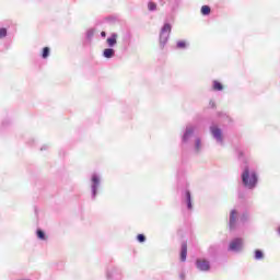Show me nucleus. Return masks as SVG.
<instances>
[{
    "instance_id": "6ab92c4d",
    "label": "nucleus",
    "mask_w": 280,
    "mask_h": 280,
    "mask_svg": "<svg viewBox=\"0 0 280 280\" xmlns=\"http://www.w3.org/2000/svg\"><path fill=\"white\" fill-rule=\"evenodd\" d=\"M187 47V43L185 40L177 42V49H185Z\"/></svg>"
},
{
    "instance_id": "9d476101",
    "label": "nucleus",
    "mask_w": 280,
    "mask_h": 280,
    "mask_svg": "<svg viewBox=\"0 0 280 280\" xmlns=\"http://www.w3.org/2000/svg\"><path fill=\"white\" fill-rule=\"evenodd\" d=\"M184 202H186L187 209H189V211L194 209V205L191 203V192L189 190H186L184 194Z\"/></svg>"
},
{
    "instance_id": "bb28decb",
    "label": "nucleus",
    "mask_w": 280,
    "mask_h": 280,
    "mask_svg": "<svg viewBox=\"0 0 280 280\" xmlns=\"http://www.w3.org/2000/svg\"><path fill=\"white\" fill-rule=\"evenodd\" d=\"M210 104H212V106H213V103H210Z\"/></svg>"
},
{
    "instance_id": "ddd939ff",
    "label": "nucleus",
    "mask_w": 280,
    "mask_h": 280,
    "mask_svg": "<svg viewBox=\"0 0 280 280\" xmlns=\"http://www.w3.org/2000/svg\"><path fill=\"white\" fill-rule=\"evenodd\" d=\"M103 56H104V58H107V59L115 58V49H113V48L104 49Z\"/></svg>"
},
{
    "instance_id": "39448f33",
    "label": "nucleus",
    "mask_w": 280,
    "mask_h": 280,
    "mask_svg": "<svg viewBox=\"0 0 280 280\" xmlns=\"http://www.w3.org/2000/svg\"><path fill=\"white\" fill-rule=\"evenodd\" d=\"M242 248H244V240L242 238H234L229 245V250L231 253H241Z\"/></svg>"
},
{
    "instance_id": "a878e982",
    "label": "nucleus",
    "mask_w": 280,
    "mask_h": 280,
    "mask_svg": "<svg viewBox=\"0 0 280 280\" xmlns=\"http://www.w3.org/2000/svg\"><path fill=\"white\" fill-rule=\"evenodd\" d=\"M210 104H212V106H213V103H210Z\"/></svg>"
},
{
    "instance_id": "423d86ee",
    "label": "nucleus",
    "mask_w": 280,
    "mask_h": 280,
    "mask_svg": "<svg viewBox=\"0 0 280 280\" xmlns=\"http://www.w3.org/2000/svg\"><path fill=\"white\" fill-rule=\"evenodd\" d=\"M195 130H196V127H194L192 125H187L184 131V135L182 137V143H189V141H191L194 137Z\"/></svg>"
},
{
    "instance_id": "6e6552de",
    "label": "nucleus",
    "mask_w": 280,
    "mask_h": 280,
    "mask_svg": "<svg viewBox=\"0 0 280 280\" xmlns=\"http://www.w3.org/2000/svg\"><path fill=\"white\" fill-rule=\"evenodd\" d=\"M230 230L233 231L235 226H237V210H232L230 212V221H229Z\"/></svg>"
},
{
    "instance_id": "1a4fd4ad",
    "label": "nucleus",
    "mask_w": 280,
    "mask_h": 280,
    "mask_svg": "<svg viewBox=\"0 0 280 280\" xmlns=\"http://www.w3.org/2000/svg\"><path fill=\"white\" fill-rule=\"evenodd\" d=\"M117 38H119V35L117 33H112L106 39L107 46L110 48L115 47L117 45Z\"/></svg>"
},
{
    "instance_id": "412c9836",
    "label": "nucleus",
    "mask_w": 280,
    "mask_h": 280,
    "mask_svg": "<svg viewBox=\"0 0 280 280\" xmlns=\"http://www.w3.org/2000/svg\"><path fill=\"white\" fill-rule=\"evenodd\" d=\"M8 36V30L0 28V38H5Z\"/></svg>"
},
{
    "instance_id": "5701e85b",
    "label": "nucleus",
    "mask_w": 280,
    "mask_h": 280,
    "mask_svg": "<svg viewBox=\"0 0 280 280\" xmlns=\"http://www.w3.org/2000/svg\"><path fill=\"white\" fill-rule=\"evenodd\" d=\"M137 240H138V242L143 243V242H145V235L139 234V235L137 236Z\"/></svg>"
},
{
    "instance_id": "a211bd4d",
    "label": "nucleus",
    "mask_w": 280,
    "mask_h": 280,
    "mask_svg": "<svg viewBox=\"0 0 280 280\" xmlns=\"http://www.w3.org/2000/svg\"><path fill=\"white\" fill-rule=\"evenodd\" d=\"M148 10H149V12H155V10H156V3H154V2H149V3H148Z\"/></svg>"
},
{
    "instance_id": "f257e3e1",
    "label": "nucleus",
    "mask_w": 280,
    "mask_h": 280,
    "mask_svg": "<svg viewBox=\"0 0 280 280\" xmlns=\"http://www.w3.org/2000/svg\"><path fill=\"white\" fill-rule=\"evenodd\" d=\"M258 180L259 177L257 176V172L248 167L244 168L242 173V183L246 189H255V187H257Z\"/></svg>"
},
{
    "instance_id": "4468645a",
    "label": "nucleus",
    "mask_w": 280,
    "mask_h": 280,
    "mask_svg": "<svg viewBox=\"0 0 280 280\" xmlns=\"http://www.w3.org/2000/svg\"><path fill=\"white\" fill-rule=\"evenodd\" d=\"M36 236L42 241V242H47V234L40 229H37L36 231Z\"/></svg>"
},
{
    "instance_id": "aec40b11",
    "label": "nucleus",
    "mask_w": 280,
    "mask_h": 280,
    "mask_svg": "<svg viewBox=\"0 0 280 280\" xmlns=\"http://www.w3.org/2000/svg\"><path fill=\"white\" fill-rule=\"evenodd\" d=\"M42 58H49V47L43 49Z\"/></svg>"
},
{
    "instance_id": "f03ea898",
    "label": "nucleus",
    "mask_w": 280,
    "mask_h": 280,
    "mask_svg": "<svg viewBox=\"0 0 280 280\" xmlns=\"http://www.w3.org/2000/svg\"><path fill=\"white\" fill-rule=\"evenodd\" d=\"M102 186V177L97 175V173L92 174L91 176V191H92V200H95L97 197V191H100V187Z\"/></svg>"
},
{
    "instance_id": "0eeeda50",
    "label": "nucleus",
    "mask_w": 280,
    "mask_h": 280,
    "mask_svg": "<svg viewBox=\"0 0 280 280\" xmlns=\"http://www.w3.org/2000/svg\"><path fill=\"white\" fill-rule=\"evenodd\" d=\"M196 268L200 270V272H209V270H211V264L207 259L198 258L196 260Z\"/></svg>"
},
{
    "instance_id": "f3484780",
    "label": "nucleus",
    "mask_w": 280,
    "mask_h": 280,
    "mask_svg": "<svg viewBox=\"0 0 280 280\" xmlns=\"http://www.w3.org/2000/svg\"><path fill=\"white\" fill-rule=\"evenodd\" d=\"M222 89H223L222 83H220L218 81L213 82V90L214 91H222Z\"/></svg>"
},
{
    "instance_id": "20e7f679",
    "label": "nucleus",
    "mask_w": 280,
    "mask_h": 280,
    "mask_svg": "<svg viewBox=\"0 0 280 280\" xmlns=\"http://www.w3.org/2000/svg\"><path fill=\"white\" fill-rule=\"evenodd\" d=\"M210 132L218 145H224V136L222 135V129H220L218 126H212L210 127Z\"/></svg>"
},
{
    "instance_id": "b1692460",
    "label": "nucleus",
    "mask_w": 280,
    "mask_h": 280,
    "mask_svg": "<svg viewBox=\"0 0 280 280\" xmlns=\"http://www.w3.org/2000/svg\"><path fill=\"white\" fill-rule=\"evenodd\" d=\"M101 36H102V38H106V32H101Z\"/></svg>"
},
{
    "instance_id": "dca6fc26",
    "label": "nucleus",
    "mask_w": 280,
    "mask_h": 280,
    "mask_svg": "<svg viewBox=\"0 0 280 280\" xmlns=\"http://www.w3.org/2000/svg\"><path fill=\"white\" fill-rule=\"evenodd\" d=\"M201 14H203V16H209V14H211V8L209 5H202Z\"/></svg>"
},
{
    "instance_id": "9b49d317",
    "label": "nucleus",
    "mask_w": 280,
    "mask_h": 280,
    "mask_svg": "<svg viewBox=\"0 0 280 280\" xmlns=\"http://www.w3.org/2000/svg\"><path fill=\"white\" fill-rule=\"evenodd\" d=\"M202 152V140L200 138L195 139V153L200 154Z\"/></svg>"
},
{
    "instance_id": "f8f14e48",
    "label": "nucleus",
    "mask_w": 280,
    "mask_h": 280,
    "mask_svg": "<svg viewBox=\"0 0 280 280\" xmlns=\"http://www.w3.org/2000/svg\"><path fill=\"white\" fill-rule=\"evenodd\" d=\"M180 261H187V243L182 244Z\"/></svg>"
},
{
    "instance_id": "393cba45",
    "label": "nucleus",
    "mask_w": 280,
    "mask_h": 280,
    "mask_svg": "<svg viewBox=\"0 0 280 280\" xmlns=\"http://www.w3.org/2000/svg\"><path fill=\"white\" fill-rule=\"evenodd\" d=\"M179 278H180L182 280H185V273H180V275H179Z\"/></svg>"
},
{
    "instance_id": "4be33fe9",
    "label": "nucleus",
    "mask_w": 280,
    "mask_h": 280,
    "mask_svg": "<svg viewBox=\"0 0 280 280\" xmlns=\"http://www.w3.org/2000/svg\"><path fill=\"white\" fill-rule=\"evenodd\" d=\"M94 35H95V31H93V30H89V31L86 32V37H88V38H92Z\"/></svg>"
},
{
    "instance_id": "2eb2a0df",
    "label": "nucleus",
    "mask_w": 280,
    "mask_h": 280,
    "mask_svg": "<svg viewBox=\"0 0 280 280\" xmlns=\"http://www.w3.org/2000/svg\"><path fill=\"white\" fill-rule=\"evenodd\" d=\"M254 258L256 261H261V259H264V252H261V249H256Z\"/></svg>"
},
{
    "instance_id": "7ed1b4c3",
    "label": "nucleus",
    "mask_w": 280,
    "mask_h": 280,
    "mask_svg": "<svg viewBox=\"0 0 280 280\" xmlns=\"http://www.w3.org/2000/svg\"><path fill=\"white\" fill-rule=\"evenodd\" d=\"M170 34H172V24L165 23L160 32L161 47H165V45H167V40H170Z\"/></svg>"
}]
</instances>
